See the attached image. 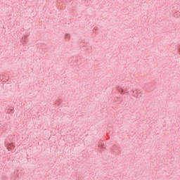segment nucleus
<instances>
[{
	"instance_id": "obj_1",
	"label": "nucleus",
	"mask_w": 180,
	"mask_h": 180,
	"mask_svg": "<svg viewBox=\"0 0 180 180\" xmlns=\"http://www.w3.org/2000/svg\"><path fill=\"white\" fill-rule=\"evenodd\" d=\"M7 148H8V151H12V150H13V148H15V146L13 145V143H8Z\"/></svg>"
},
{
	"instance_id": "obj_2",
	"label": "nucleus",
	"mask_w": 180,
	"mask_h": 180,
	"mask_svg": "<svg viewBox=\"0 0 180 180\" xmlns=\"http://www.w3.org/2000/svg\"><path fill=\"white\" fill-rule=\"evenodd\" d=\"M117 91L120 92V94H122V95L124 94V89H123V88H122L121 86H118L117 88Z\"/></svg>"
},
{
	"instance_id": "obj_3",
	"label": "nucleus",
	"mask_w": 180,
	"mask_h": 180,
	"mask_svg": "<svg viewBox=\"0 0 180 180\" xmlns=\"http://www.w3.org/2000/svg\"><path fill=\"white\" fill-rule=\"evenodd\" d=\"M7 112H8V113H11V112L12 113H13V110L11 109L10 111H9V110H8Z\"/></svg>"
},
{
	"instance_id": "obj_4",
	"label": "nucleus",
	"mask_w": 180,
	"mask_h": 180,
	"mask_svg": "<svg viewBox=\"0 0 180 180\" xmlns=\"http://www.w3.org/2000/svg\"><path fill=\"white\" fill-rule=\"evenodd\" d=\"M133 96H136V95H134V91H133Z\"/></svg>"
}]
</instances>
